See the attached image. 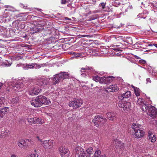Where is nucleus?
<instances>
[{
    "mask_svg": "<svg viewBox=\"0 0 157 157\" xmlns=\"http://www.w3.org/2000/svg\"><path fill=\"white\" fill-rule=\"evenodd\" d=\"M83 101L80 99H75L73 101L70 103L69 106L73 107V109H75L81 106Z\"/></svg>",
    "mask_w": 157,
    "mask_h": 157,
    "instance_id": "4",
    "label": "nucleus"
},
{
    "mask_svg": "<svg viewBox=\"0 0 157 157\" xmlns=\"http://www.w3.org/2000/svg\"><path fill=\"white\" fill-rule=\"evenodd\" d=\"M115 142V147L117 149H119V150H122L123 149L124 147V143L117 140H116Z\"/></svg>",
    "mask_w": 157,
    "mask_h": 157,
    "instance_id": "11",
    "label": "nucleus"
},
{
    "mask_svg": "<svg viewBox=\"0 0 157 157\" xmlns=\"http://www.w3.org/2000/svg\"><path fill=\"white\" fill-rule=\"evenodd\" d=\"M19 98H13L11 101L12 104H16L18 103Z\"/></svg>",
    "mask_w": 157,
    "mask_h": 157,
    "instance_id": "31",
    "label": "nucleus"
},
{
    "mask_svg": "<svg viewBox=\"0 0 157 157\" xmlns=\"http://www.w3.org/2000/svg\"><path fill=\"white\" fill-rule=\"evenodd\" d=\"M18 145L21 147H22L26 145L25 140H21L17 142Z\"/></svg>",
    "mask_w": 157,
    "mask_h": 157,
    "instance_id": "18",
    "label": "nucleus"
},
{
    "mask_svg": "<svg viewBox=\"0 0 157 157\" xmlns=\"http://www.w3.org/2000/svg\"><path fill=\"white\" fill-rule=\"evenodd\" d=\"M142 100L143 99H142L140 98L138 99L137 101L138 103L141 105H143V103H144L143 102V101Z\"/></svg>",
    "mask_w": 157,
    "mask_h": 157,
    "instance_id": "42",
    "label": "nucleus"
},
{
    "mask_svg": "<svg viewBox=\"0 0 157 157\" xmlns=\"http://www.w3.org/2000/svg\"><path fill=\"white\" fill-rule=\"evenodd\" d=\"M45 65V64H38L36 63H33L34 67L35 69H39L40 68L41 66H44Z\"/></svg>",
    "mask_w": 157,
    "mask_h": 157,
    "instance_id": "33",
    "label": "nucleus"
},
{
    "mask_svg": "<svg viewBox=\"0 0 157 157\" xmlns=\"http://www.w3.org/2000/svg\"><path fill=\"white\" fill-rule=\"evenodd\" d=\"M65 19L70 20H71V19L70 18H69L67 17H65Z\"/></svg>",
    "mask_w": 157,
    "mask_h": 157,
    "instance_id": "58",
    "label": "nucleus"
},
{
    "mask_svg": "<svg viewBox=\"0 0 157 157\" xmlns=\"http://www.w3.org/2000/svg\"><path fill=\"white\" fill-rule=\"evenodd\" d=\"M153 45H154L155 46L156 48H157V44H153Z\"/></svg>",
    "mask_w": 157,
    "mask_h": 157,
    "instance_id": "62",
    "label": "nucleus"
},
{
    "mask_svg": "<svg viewBox=\"0 0 157 157\" xmlns=\"http://www.w3.org/2000/svg\"><path fill=\"white\" fill-rule=\"evenodd\" d=\"M148 134L149 139L151 140L152 142H154L156 140V138L155 135L152 133H150V132H149Z\"/></svg>",
    "mask_w": 157,
    "mask_h": 157,
    "instance_id": "21",
    "label": "nucleus"
},
{
    "mask_svg": "<svg viewBox=\"0 0 157 157\" xmlns=\"http://www.w3.org/2000/svg\"><path fill=\"white\" fill-rule=\"evenodd\" d=\"M11 157H16V155L14 154L11 155Z\"/></svg>",
    "mask_w": 157,
    "mask_h": 157,
    "instance_id": "56",
    "label": "nucleus"
},
{
    "mask_svg": "<svg viewBox=\"0 0 157 157\" xmlns=\"http://www.w3.org/2000/svg\"><path fill=\"white\" fill-rule=\"evenodd\" d=\"M140 126V125L138 124H133L132 125V128L135 132L139 129Z\"/></svg>",
    "mask_w": 157,
    "mask_h": 157,
    "instance_id": "22",
    "label": "nucleus"
},
{
    "mask_svg": "<svg viewBox=\"0 0 157 157\" xmlns=\"http://www.w3.org/2000/svg\"><path fill=\"white\" fill-rule=\"evenodd\" d=\"M100 119V125L103 124L104 123L107 121V120L105 118H103V117H101V118Z\"/></svg>",
    "mask_w": 157,
    "mask_h": 157,
    "instance_id": "35",
    "label": "nucleus"
},
{
    "mask_svg": "<svg viewBox=\"0 0 157 157\" xmlns=\"http://www.w3.org/2000/svg\"><path fill=\"white\" fill-rule=\"evenodd\" d=\"M114 77L113 76H110L106 77V84L110 83L111 82L113 81Z\"/></svg>",
    "mask_w": 157,
    "mask_h": 157,
    "instance_id": "27",
    "label": "nucleus"
},
{
    "mask_svg": "<svg viewBox=\"0 0 157 157\" xmlns=\"http://www.w3.org/2000/svg\"><path fill=\"white\" fill-rule=\"evenodd\" d=\"M85 68L82 67L81 68L80 70V72H85L86 71H85V70H84L83 69Z\"/></svg>",
    "mask_w": 157,
    "mask_h": 157,
    "instance_id": "51",
    "label": "nucleus"
},
{
    "mask_svg": "<svg viewBox=\"0 0 157 157\" xmlns=\"http://www.w3.org/2000/svg\"><path fill=\"white\" fill-rule=\"evenodd\" d=\"M134 90L135 94L137 97L139 96L140 94V93L139 88L137 87Z\"/></svg>",
    "mask_w": 157,
    "mask_h": 157,
    "instance_id": "34",
    "label": "nucleus"
},
{
    "mask_svg": "<svg viewBox=\"0 0 157 157\" xmlns=\"http://www.w3.org/2000/svg\"><path fill=\"white\" fill-rule=\"evenodd\" d=\"M105 90L107 92H110L112 91H113L110 88V87L109 88H106Z\"/></svg>",
    "mask_w": 157,
    "mask_h": 157,
    "instance_id": "45",
    "label": "nucleus"
},
{
    "mask_svg": "<svg viewBox=\"0 0 157 157\" xmlns=\"http://www.w3.org/2000/svg\"><path fill=\"white\" fill-rule=\"evenodd\" d=\"M84 70H85V71L87 70H90V71H94V69L93 67H85V68L83 69Z\"/></svg>",
    "mask_w": 157,
    "mask_h": 157,
    "instance_id": "41",
    "label": "nucleus"
},
{
    "mask_svg": "<svg viewBox=\"0 0 157 157\" xmlns=\"http://www.w3.org/2000/svg\"><path fill=\"white\" fill-rule=\"evenodd\" d=\"M67 2V1L66 0H62L61 3L62 4H65Z\"/></svg>",
    "mask_w": 157,
    "mask_h": 157,
    "instance_id": "50",
    "label": "nucleus"
},
{
    "mask_svg": "<svg viewBox=\"0 0 157 157\" xmlns=\"http://www.w3.org/2000/svg\"><path fill=\"white\" fill-rule=\"evenodd\" d=\"M0 111L1 112L2 115L4 116L6 115L9 111V107H5L4 108L2 109Z\"/></svg>",
    "mask_w": 157,
    "mask_h": 157,
    "instance_id": "20",
    "label": "nucleus"
},
{
    "mask_svg": "<svg viewBox=\"0 0 157 157\" xmlns=\"http://www.w3.org/2000/svg\"><path fill=\"white\" fill-rule=\"evenodd\" d=\"M86 153L87 154H89L90 157V155L94 153V151L92 147H90L88 148L86 150Z\"/></svg>",
    "mask_w": 157,
    "mask_h": 157,
    "instance_id": "28",
    "label": "nucleus"
},
{
    "mask_svg": "<svg viewBox=\"0 0 157 157\" xmlns=\"http://www.w3.org/2000/svg\"><path fill=\"white\" fill-rule=\"evenodd\" d=\"M9 86L11 85L14 90H18L21 89L23 86V84L22 83L21 81H17L16 82H9L8 83Z\"/></svg>",
    "mask_w": 157,
    "mask_h": 157,
    "instance_id": "5",
    "label": "nucleus"
},
{
    "mask_svg": "<svg viewBox=\"0 0 157 157\" xmlns=\"http://www.w3.org/2000/svg\"><path fill=\"white\" fill-rule=\"evenodd\" d=\"M20 23H21V21L20 20H16L13 22V26L16 27L17 26L19 28Z\"/></svg>",
    "mask_w": 157,
    "mask_h": 157,
    "instance_id": "32",
    "label": "nucleus"
},
{
    "mask_svg": "<svg viewBox=\"0 0 157 157\" xmlns=\"http://www.w3.org/2000/svg\"><path fill=\"white\" fill-rule=\"evenodd\" d=\"M44 29L43 26L38 24L36 26L33 27L30 30V33L33 34L35 33L40 32Z\"/></svg>",
    "mask_w": 157,
    "mask_h": 157,
    "instance_id": "9",
    "label": "nucleus"
},
{
    "mask_svg": "<svg viewBox=\"0 0 157 157\" xmlns=\"http://www.w3.org/2000/svg\"><path fill=\"white\" fill-rule=\"evenodd\" d=\"M132 6H128L127 9H132Z\"/></svg>",
    "mask_w": 157,
    "mask_h": 157,
    "instance_id": "53",
    "label": "nucleus"
},
{
    "mask_svg": "<svg viewBox=\"0 0 157 157\" xmlns=\"http://www.w3.org/2000/svg\"><path fill=\"white\" fill-rule=\"evenodd\" d=\"M147 82H149L151 83V80L150 78H147L146 79Z\"/></svg>",
    "mask_w": 157,
    "mask_h": 157,
    "instance_id": "54",
    "label": "nucleus"
},
{
    "mask_svg": "<svg viewBox=\"0 0 157 157\" xmlns=\"http://www.w3.org/2000/svg\"><path fill=\"white\" fill-rule=\"evenodd\" d=\"M135 57L137 59H139L140 58V57H139L138 56H135Z\"/></svg>",
    "mask_w": 157,
    "mask_h": 157,
    "instance_id": "63",
    "label": "nucleus"
},
{
    "mask_svg": "<svg viewBox=\"0 0 157 157\" xmlns=\"http://www.w3.org/2000/svg\"><path fill=\"white\" fill-rule=\"evenodd\" d=\"M81 56V54L80 53H76L75 55V56L76 57H79Z\"/></svg>",
    "mask_w": 157,
    "mask_h": 157,
    "instance_id": "49",
    "label": "nucleus"
},
{
    "mask_svg": "<svg viewBox=\"0 0 157 157\" xmlns=\"http://www.w3.org/2000/svg\"><path fill=\"white\" fill-rule=\"evenodd\" d=\"M139 62L142 64H145L146 63V61L145 60L143 59L140 60H139Z\"/></svg>",
    "mask_w": 157,
    "mask_h": 157,
    "instance_id": "48",
    "label": "nucleus"
},
{
    "mask_svg": "<svg viewBox=\"0 0 157 157\" xmlns=\"http://www.w3.org/2000/svg\"><path fill=\"white\" fill-rule=\"evenodd\" d=\"M41 122V119L39 118L35 117V119H34V124H38L40 123Z\"/></svg>",
    "mask_w": 157,
    "mask_h": 157,
    "instance_id": "37",
    "label": "nucleus"
},
{
    "mask_svg": "<svg viewBox=\"0 0 157 157\" xmlns=\"http://www.w3.org/2000/svg\"><path fill=\"white\" fill-rule=\"evenodd\" d=\"M25 26L24 24L21 23L19 24V27H20L21 29H22L25 28Z\"/></svg>",
    "mask_w": 157,
    "mask_h": 157,
    "instance_id": "47",
    "label": "nucleus"
},
{
    "mask_svg": "<svg viewBox=\"0 0 157 157\" xmlns=\"http://www.w3.org/2000/svg\"><path fill=\"white\" fill-rule=\"evenodd\" d=\"M150 106L148 105V106L147 105L144 103H143V104L142 105V106L141 107V108L142 110L144 112H147L148 111V109H149Z\"/></svg>",
    "mask_w": 157,
    "mask_h": 157,
    "instance_id": "24",
    "label": "nucleus"
},
{
    "mask_svg": "<svg viewBox=\"0 0 157 157\" xmlns=\"http://www.w3.org/2000/svg\"><path fill=\"white\" fill-rule=\"evenodd\" d=\"M106 115L109 119L111 120L114 121L116 120V117L115 113L113 112H108L106 113Z\"/></svg>",
    "mask_w": 157,
    "mask_h": 157,
    "instance_id": "16",
    "label": "nucleus"
},
{
    "mask_svg": "<svg viewBox=\"0 0 157 157\" xmlns=\"http://www.w3.org/2000/svg\"><path fill=\"white\" fill-rule=\"evenodd\" d=\"M131 87L133 88L134 89V90L137 87H135L134 86H133V85H132L131 86Z\"/></svg>",
    "mask_w": 157,
    "mask_h": 157,
    "instance_id": "57",
    "label": "nucleus"
},
{
    "mask_svg": "<svg viewBox=\"0 0 157 157\" xmlns=\"http://www.w3.org/2000/svg\"><path fill=\"white\" fill-rule=\"evenodd\" d=\"M35 117L32 115H29L28 117V121L31 124H34Z\"/></svg>",
    "mask_w": 157,
    "mask_h": 157,
    "instance_id": "25",
    "label": "nucleus"
},
{
    "mask_svg": "<svg viewBox=\"0 0 157 157\" xmlns=\"http://www.w3.org/2000/svg\"><path fill=\"white\" fill-rule=\"evenodd\" d=\"M12 63V61L11 59H9V60H5L3 61L2 65L3 66L8 67L10 66Z\"/></svg>",
    "mask_w": 157,
    "mask_h": 157,
    "instance_id": "17",
    "label": "nucleus"
},
{
    "mask_svg": "<svg viewBox=\"0 0 157 157\" xmlns=\"http://www.w3.org/2000/svg\"><path fill=\"white\" fill-rule=\"evenodd\" d=\"M118 105L120 108H123V110H124L125 106L124 101H120L118 104Z\"/></svg>",
    "mask_w": 157,
    "mask_h": 157,
    "instance_id": "30",
    "label": "nucleus"
},
{
    "mask_svg": "<svg viewBox=\"0 0 157 157\" xmlns=\"http://www.w3.org/2000/svg\"><path fill=\"white\" fill-rule=\"evenodd\" d=\"M100 77L98 76H96L93 78V79L96 82H98L100 80Z\"/></svg>",
    "mask_w": 157,
    "mask_h": 157,
    "instance_id": "43",
    "label": "nucleus"
},
{
    "mask_svg": "<svg viewBox=\"0 0 157 157\" xmlns=\"http://www.w3.org/2000/svg\"><path fill=\"white\" fill-rule=\"evenodd\" d=\"M101 116L99 115L96 116L92 120L95 126L98 127L100 125V119Z\"/></svg>",
    "mask_w": 157,
    "mask_h": 157,
    "instance_id": "13",
    "label": "nucleus"
},
{
    "mask_svg": "<svg viewBox=\"0 0 157 157\" xmlns=\"http://www.w3.org/2000/svg\"><path fill=\"white\" fill-rule=\"evenodd\" d=\"M100 82L102 83L106 84V79L105 77H101V78H100Z\"/></svg>",
    "mask_w": 157,
    "mask_h": 157,
    "instance_id": "40",
    "label": "nucleus"
},
{
    "mask_svg": "<svg viewBox=\"0 0 157 157\" xmlns=\"http://www.w3.org/2000/svg\"><path fill=\"white\" fill-rule=\"evenodd\" d=\"M100 157H106L105 156V155H100Z\"/></svg>",
    "mask_w": 157,
    "mask_h": 157,
    "instance_id": "60",
    "label": "nucleus"
},
{
    "mask_svg": "<svg viewBox=\"0 0 157 157\" xmlns=\"http://www.w3.org/2000/svg\"><path fill=\"white\" fill-rule=\"evenodd\" d=\"M154 121H155V123L156 124V126H157V120H155Z\"/></svg>",
    "mask_w": 157,
    "mask_h": 157,
    "instance_id": "64",
    "label": "nucleus"
},
{
    "mask_svg": "<svg viewBox=\"0 0 157 157\" xmlns=\"http://www.w3.org/2000/svg\"><path fill=\"white\" fill-rule=\"evenodd\" d=\"M20 6L21 7H22L24 8H25V6L22 3H20Z\"/></svg>",
    "mask_w": 157,
    "mask_h": 157,
    "instance_id": "52",
    "label": "nucleus"
},
{
    "mask_svg": "<svg viewBox=\"0 0 157 157\" xmlns=\"http://www.w3.org/2000/svg\"><path fill=\"white\" fill-rule=\"evenodd\" d=\"M3 84L2 83H0V89L2 86Z\"/></svg>",
    "mask_w": 157,
    "mask_h": 157,
    "instance_id": "59",
    "label": "nucleus"
},
{
    "mask_svg": "<svg viewBox=\"0 0 157 157\" xmlns=\"http://www.w3.org/2000/svg\"><path fill=\"white\" fill-rule=\"evenodd\" d=\"M9 134V131L8 130H4L0 132V135L2 137H5L8 136Z\"/></svg>",
    "mask_w": 157,
    "mask_h": 157,
    "instance_id": "19",
    "label": "nucleus"
},
{
    "mask_svg": "<svg viewBox=\"0 0 157 157\" xmlns=\"http://www.w3.org/2000/svg\"><path fill=\"white\" fill-rule=\"evenodd\" d=\"M41 90L39 88L35 86L29 89V94L31 95H35L38 94L41 92Z\"/></svg>",
    "mask_w": 157,
    "mask_h": 157,
    "instance_id": "8",
    "label": "nucleus"
},
{
    "mask_svg": "<svg viewBox=\"0 0 157 157\" xmlns=\"http://www.w3.org/2000/svg\"><path fill=\"white\" fill-rule=\"evenodd\" d=\"M31 104L35 107H40L43 105H48L51 101L44 96L40 95L33 99L31 101Z\"/></svg>",
    "mask_w": 157,
    "mask_h": 157,
    "instance_id": "1",
    "label": "nucleus"
},
{
    "mask_svg": "<svg viewBox=\"0 0 157 157\" xmlns=\"http://www.w3.org/2000/svg\"><path fill=\"white\" fill-rule=\"evenodd\" d=\"M5 100V98H0V107L4 105V101Z\"/></svg>",
    "mask_w": 157,
    "mask_h": 157,
    "instance_id": "39",
    "label": "nucleus"
},
{
    "mask_svg": "<svg viewBox=\"0 0 157 157\" xmlns=\"http://www.w3.org/2000/svg\"><path fill=\"white\" fill-rule=\"evenodd\" d=\"M147 114L151 117H155L157 115V109L153 106L150 105L148 111L147 112Z\"/></svg>",
    "mask_w": 157,
    "mask_h": 157,
    "instance_id": "7",
    "label": "nucleus"
},
{
    "mask_svg": "<svg viewBox=\"0 0 157 157\" xmlns=\"http://www.w3.org/2000/svg\"><path fill=\"white\" fill-rule=\"evenodd\" d=\"M124 111H127L130 109L131 104L130 102L124 101Z\"/></svg>",
    "mask_w": 157,
    "mask_h": 157,
    "instance_id": "23",
    "label": "nucleus"
},
{
    "mask_svg": "<svg viewBox=\"0 0 157 157\" xmlns=\"http://www.w3.org/2000/svg\"><path fill=\"white\" fill-rule=\"evenodd\" d=\"M140 14H139V15H138L137 16H139V17H140L141 18H143L144 19H145L146 18V16L144 17H143L142 16H140Z\"/></svg>",
    "mask_w": 157,
    "mask_h": 157,
    "instance_id": "55",
    "label": "nucleus"
},
{
    "mask_svg": "<svg viewBox=\"0 0 157 157\" xmlns=\"http://www.w3.org/2000/svg\"><path fill=\"white\" fill-rule=\"evenodd\" d=\"M52 78V82L54 85L58 83L60 81H62L64 79L68 78L69 74L66 72H61L58 74L54 76Z\"/></svg>",
    "mask_w": 157,
    "mask_h": 157,
    "instance_id": "2",
    "label": "nucleus"
},
{
    "mask_svg": "<svg viewBox=\"0 0 157 157\" xmlns=\"http://www.w3.org/2000/svg\"><path fill=\"white\" fill-rule=\"evenodd\" d=\"M59 151L62 157H68L69 150L65 147H61L59 148Z\"/></svg>",
    "mask_w": 157,
    "mask_h": 157,
    "instance_id": "10",
    "label": "nucleus"
},
{
    "mask_svg": "<svg viewBox=\"0 0 157 157\" xmlns=\"http://www.w3.org/2000/svg\"><path fill=\"white\" fill-rule=\"evenodd\" d=\"M134 135L135 137L137 138H140L144 136V132L140 129L137 131L134 132Z\"/></svg>",
    "mask_w": 157,
    "mask_h": 157,
    "instance_id": "12",
    "label": "nucleus"
},
{
    "mask_svg": "<svg viewBox=\"0 0 157 157\" xmlns=\"http://www.w3.org/2000/svg\"><path fill=\"white\" fill-rule=\"evenodd\" d=\"M101 154V152L100 150H97L95 151L94 154V156L95 157H98Z\"/></svg>",
    "mask_w": 157,
    "mask_h": 157,
    "instance_id": "36",
    "label": "nucleus"
},
{
    "mask_svg": "<svg viewBox=\"0 0 157 157\" xmlns=\"http://www.w3.org/2000/svg\"><path fill=\"white\" fill-rule=\"evenodd\" d=\"M106 4L105 3L102 2L101 3H100L99 5L100 6H101L102 7V9H104L105 7V5Z\"/></svg>",
    "mask_w": 157,
    "mask_h": 157,
    "instance_id": "44",
    "label": "nucleus"
},
{
    "mask_svg": "<svg viewBox=\"0 0 157 157\" xmlns=\"http://www.w3.org/2000/svg\"><path fill=\"white\" fill-rule=\"evenodd\" d=\"M110 88H111L113 91H117L119 90V88L117 87L116 84H114L110 86Z\"/></svg>",
    "mask_w": 157,
    "mask_h": 157,
    "instance_id": "26",
    "label": "nucleus"
},
{
    "mask_svg": "<svg viewBox=\"0 0 157 157\" xmlns=\"http://www.w3.org/2000/svg\"><path fill=\"white\" fill-rule=\"evenodd\" d=\"M75 150L79 157H90L89 155L87 154L86 152H85L84 149L80 146H77Z\"/></svg>",
    "mask_w": 157,
    "mask_h": 157,
    "instance_id": "6",
    "label": "nucleus"
},
{
    "mask_svg": "<svg viewBox=\"0 0 157 157\" xmlns=\"http://www.w3.org/2000/svg\"><path fill=\"white\" fill-rule=\"evenodd\" d=\"M38 155L37 154H31L30 155L28 156V157H38Z\"/></svg>",
    "mask_w": 157,
    "mask_h": 157,
    "instance_id": "46",
    "label": "nucleus"
},
{
    "mask_svg": "<svg viewBox=\"0 0 157 157\" xmlns=\"http://www.w3.org/2000/svg\"><path fill=\"white\" fill-rule=\"evenodd\" d=\"M38 84L40 85H45L49 86L50 85V82H49L48 79L43 78L40 80Z\"/></svg>",
    "mask_w": 157,
    "mask_h": 157,
    "instance_id": "14",
    "label": "nucleus"
},
{
    "mask_svg": "<svg viewBox=\"0 0 157 157\" xmlns=\"http://www.w3.org/2000/svg\"><path fill=\"white\" fill-rule=\"evenodd\" d=\"M37 138L38 140L42 143L43 147L45 148H48L51 149L52 148L53 146V140H48L42 141L41 139H39L38 136H37Z\"/></svg>",
    "mask_w": 157,
    "mask_h": 157,
    "instance_id": "3",
    "label": "nucleus"
},
{
    "mask_svg": "<svg viewBox=\"0 0 157 157\" xmlns=\"http://www.w3.org/2000/svg\"><path fill=\"white\" fill-rule=\"evenodd\" d=\"M34 67L33 63L27 64L24 66V68L25 69H28L29 68H32Z\"/></svg>",
    "mask_w": 157,
    "mask_h": 157,
    "instance_id": "29",
    "label": "nucleus"
},
{
    "mask_svg": "<svg viewBox=\"0 0 157 157\" xmlns=\"http://www.w3.org/2000/svg\"><path fill=\"white\" fill-rule=\"evenodd\" d=\"M131 95V92L129 91H128L122 94L121 95L119 96V98L120 99L122 100L124 98H128L130 97Z\"/></svg>",
    "mask_w": 157,
    "mask_h": 157,
    "instance_id": "15",
    "label": "nucleus"
},
{
    "mask_svg": "<svg viewBox=\"0 0 157 157\" xmlns=\"http://www.w3.org/2000/svg\"><path fill=\"white\" fill-rule=\"evenodd\" d=\"M20 58V57H15V60H18V59H18V58Z\"/></svg>",
    "mask_w": 157,
    "mask_h": 157,
    "instance_id": "61",
    "label": "nucleus"
},
{
    "mask_svg": "<svg viewBox=\"0 0 157 157\" xmlns=\"http://www.w3.org/2000/svg\"><path fill=\"white\" fill-rule=\"evenodd\" d=\"M0 30L1 32H2L1 34H2L4 35H7V31L6 29H0Z\"/></svg>",
    "mask_w": 157,
    "mask_h": 157,
    "instance_id": "38",
    "label": "nucleus"
}]
</instances>
